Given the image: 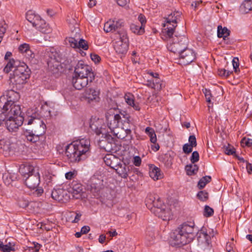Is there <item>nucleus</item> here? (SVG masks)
<instances>
[{
  "label": "nucleus",
  "mask_w": 252,
  "mask_h": 252,
  "mask_svg": "<svg viewBox=\"0 0 252 252\" xmlns=\"http://www.w3.org/2000/svg\"><path fill=\"white\" fill-rule=\"evenodd\" d=\"M225 153L228 155H233L234 156L236 155L235 149L233 147L228 146L225 149Z\"/></svg>",
  "instance_id": "nucleus-54"
},
{
  "label": "nucleus",
  "mask_w": 252,
  "mask_h": 252,
  "mask_svg": "<svg viewBox=\"0 0 252 252\" xmlns=\"http://www.w3.org/2000/svg\"><path fill=\"white\" fill-rule=\"evenodd\" d=\"M238 61V59L237 58H234L232 61L234 72L237 75L240 73V70L239 68V64Z\"/></svg>",
  "instance_id": "nucleus-50"
},
{
  "label": "nucleus",
  "mask_w": 252,
  "mask_h": 252,
  "mask_svg": "<svg viewBox=\"0 0 252 252\" xmlns=\"http://www.w3.org/2000/svg\"><path fill=\"white\" fill-rule=\"evenodd\" d=\"M94 75L92 69L88 65L84 63L83 61H78L74 67V76L73 79L78 77L81 79L88 78L93 79Z\"/></svg>",
  "instance_id": "nucleus-6"
},
{
  "label": "nucleus",
  "mask_w": 252,
  "mask_h": 252,
  "mask_svg": "<svg viewBox=\"0 0 252 252\" xmlns=\"http://www.w3.org/2000/svg\"><path fill=\"white\" fill-rule=\"evenodd\" d=\"M193 147L190 144L186 143L184 144L183 146V152L185 154H189L192 151V148Z\"/></svg>",
  "instance_id": "nucleus-53"
},
{
  "label": "nucleus",
  "mask_w": 252,
  "mask_h": 252,
  "mask_svg": "<svg viewBox=\"0 0 252 252\" xmlns=\"http://www.w3.org/2000/svg\"><path fill=\"white\" fill-rule=\"evenodd\" d=\"M79 38L70 37L66 38V42H68L69 45L74 48H76Z\"/></svg>",
  "instance_id": "nucleus-48"
},
{
  "label": "nucleus",
  "mask_w": 252,
  "mask_h": 252,
  "mask_svg": "<svg viewBox=\"0 0 252 252\" xmlns=\"http://www.w3.org/2000/svg\"><path fill=\"white\" fill-rule=\"evenodd\" d=\"M232 73V72L226 70L225 69H219L218 71V74L220 76H224L226 77H229L230 74Z\"/></svg>",
  "instance_id": "nucleus-56"
},
{
  "label": "nucleus",
  "mask_w": 252,
  "mask_h": 252,
  "mask_svg": "<svg viewBox=\"0 0 252 252\" xmlns=\"http://www.w3.org/2000/svg\"><path fill=\"white\" fill-rule=\"evenodd\" d=\"M4 95L7 97L8 102H10L16 103V101L19 98V94L16 90H9Z\"/></svg>",
  "instance_id": "nucleus-33"
},
{
  "label": "nucleus",
  "mask_w": 252,
  "mask_h": 252,
  "mask_svg": "<svg viewBox=\"0 0 252 252\" xmlns=\"http://www.w3.org/2000/svg\"><path fill=\"white\" fill-rule=\"evenodd\" d=\"M147 76H145V77L148 78H158L159 77V74L156 72H154L151 70H148L146 73Z\"/></svg>",
  "instance_id": "nucleus-55"
},
{
  "label": "nucleus",
  "mask_w": 252,
  "mask_h": 252,
  "mask_svg": "<svg viewBox=\"0 0 252 252\" xmlns=\"http://www.w3.org/2000/svg\"><path fill=\"white\" fill-rule=\"evenodd\" d=\"M28 125H33V127L32 129H27L26 131L27 140L34 143L39 140V136L43 135L45 132L46 126L42 120H41L40 113L37 110L29 109Z\"/></svg>",
  "instance_id": "nucleus-1"
},
{
  "label": "nucleus",
  "mask_w": 252,
  "mask_h": 252,
  "mask_svg": "<svg viewBox=\"0 0 252 252\" xmlns=\"http://www.w3.org/2000/svg\"><path fill=\"white\" fill-rule=\"evenodd\" d=\"M240 11L242 13H247L252 10V0H245L240 6Z\"/></svg>",
  "instance_id": "nucleus-36"
},
{
  "label": "nucleus",
  "mask_w": 252,
  "mask_h": 252,
  "mask_svg": "<svg viewBox=\"0 0 252 252\" xmlns=\"http://www.w3.org/2000/svg\"><path fill=\"white\" fill-rule=\"evenodd\" d=\"M65 155L71 162H79L81 160V158L79 157L78 153L77 152L73 142L66 146Z\"/></svg>",
  "instance_id": "nucleus-16"
},
{
  "label": "nucleus",
  "mask_w": 252,
  "mask_h": 252,
  "mask_svg": "<svg viewBox=\"0 0 252 252\" xmlns=\"http://www.w3.org/2000/svg\"><path fill=\"white\" fill-rule=\"evenodd\" d=\"M72 84L76 90H81L88 84V80H72Z\"/></svg>",
  "instance_id": "nucleus-39"
},
{
  "label": "nucleus",
  "mask_w": 252,
  "mask_h": 252,
  "mask_svg": "<svg viewBox=\"0 0 252 252\" xmlns=\"http://www.w3.org/2000/svg\"><path fill=\"white\" fill-rule=\"evenodd\" d=\"M118 38L116 41H120L129 43L128 37L126 31L124 29H121L118 31Z\"/></svg>",
  "instance_id": "nucleus-42"
},
{
  "label": "nucleus",
  "mask_w": 252,
  "mask_h": 252,
  "mask_svg": "<svg viewBox=\"0 0 252 252\" xmlns=\"http://www.w3.org/2000/svg\"><path fill=\"white\" fill-rule=\"evenodd\" d=\"M77 152L78 153L79 157L81 160L86 158L90 148V141L88 139L82 138L79 140L73 142Z\"/></svg>",
  "instance_id": "nucleus-8"
},
{
  "label": "nucleus",
  "mask_w": 252,
  "mask_h": 252,
  "mask_svg": "<svg viewBox=\"0 0 252 252\" xmlns=\"http://www.w3.org/2000/svg\"><path fill=\"white\" fill-rule=\"evenodd\" d=\"M91 58L92 59V60L95 63H97L98 62H99L100 60V57L95 54H91Z\"/></svg>",
  "instance_id": "nucleus-64"
},
{
  "label": "nucleus",
  "mask_w": 252,
  "mask_h": 252,
  "mask_svg": "<svg viewBox=\"0 0 252 252\" xmlns=\"http://www.w3.org/2000/svg\"><path fill=\"white\" fill-rule=\"evenodd\" d=\"M19 51L23 54H25V53L30 49V46L27 43H24L22 44H21L19 46Z\"/></svg>",
  "instance_id": "nucleus-52"
},
{
  "label": "nucleus",
  "mask_w": 252,
  "mask_h": 252,
  "mask_svg": "<svg viewBox=\"0 0 252 252\" xmlns=\"http://www.w3.org/2000/svg\"><path fill=\"white\" fill-rule=\"evenodd\" d=\"M174 40L175 41H179L182 51L186 49H188L187 48L188 40L185 35H180L179 36L175 35Z\"/></svg>",
  "instance_id": "nucleus-35"
},
{
  "label": "nucleus",
  "mask_w": 252,
  "mask_h": 252,
  "mask_svg": "<svg viewBox=\"0 0 252 252\" xmlns=\"http://www.w3.org/2000/svg\"><path fill=\"white\" fill-rule=\"evenodd\" d=\"M103 120L96 117H92L90 119V127L97 135L103 132Z\"/></svg>",
  "instance_id": "nucleus-20"
},
{
  "label": "nucleus",
  "mask_w": 252,
  "mask_h": 252,
  "mask_svg": "<svg viewBox=\"0 0 252 252\" xmlns=\"http://www.w3.org/2000/svg\"><path fill=\"white\" fill-rule=\"evenodd\" d=\"M211 180V177L209 176H206L202 177L198 183V187L199 189L204 188L206 184Z\"/></svg>",
  "instance_id": "nucleus-45"
},
{
  "label": "nucleus",
  "mask_w": 252,
  "mask_h": 252,
  "mask_svg": "<svg viewBox=\"0 0 252 252\" xmlns=\"http://www.w3.org/2000/svg\"><path fill=\"white\" fill-rule=\"evenodd\" d=\"M241 143L243 145L250 147L252 146V139L248 138H244L241 140Z\"/></svg>",
  "instance_id": "nucleus-58"
},
{
  "label": "nucleus",
  "mask_w": 252,
  "mask_h": 252,
  "mask_svg": "<svg viewBox=\"0 0 252 252\" xmlns=\"http://www.w3.org/2000/svg\"><path fill=\"white\" fill-rule=\"evenodd\" d=\"M25 57L29 59V60H33L34 58V55L33 53L30 49L28 50L25 55Z\"/></svg>",
  "instance_id": "nucleus-63"
},
{
  "label": "nucleus",
  "mask_w": 252,
  "mask_h": 252,
  "mask_svg": "<svg viewBox=\"0 0 252 252\" xmlns=\"http://www.w3.org/2000/svg\"><path fill=\"white\" fill-rule=\"evenodd\" d=\"M146 85L155 90H160L162 87L161 80H144Z\"/></svg>",
  "instance_id": "nucleus-30"
},
{
  "label": "nucleus",
  "mask_w": 252,
  "mask_h": 252,
  "mask_svg": "<svg viewBox=\"0 0 252 252\" xmlns=\"http://www.w3.org/2000/svg\"><path fill=\"white\" fill-rule=\"evenodd\" d=\"M99 94L100 91L97 89L90 88L86 90L84 97L90 103L93 102H98L100 99Z\"/></svg>",
  "instance_id": "nucleus-19"
},
{
  "label": "nucleus",
  "mask_w": 252,
  "mask_h": 252,
  "mask_svg": "<svg viewBox=\"0 0 252 252\" xmlns=\"http://www.w3.org/2000/svg\"><path fill=\"white\" fill-rule=\"evenodd\" d=\"M40 18L39 15L35 14V12L32 10H29L26 13L27 20L32 24L33 27Z\"/></svg>",
  "instance_id": "nucleus-34"
},
{
  "label": "nucleus",
  "mask_w": 252,
  "mask_h": 252,
  "mask_svg": "<svg viewBox=\"0 0 252 252\" xmlns=\"http://www.w3.org/2000/svg\"><path fill=\"white\" fill-rule=\"evenodd\" d=\"M189 144L193 147L197 145L196 138L194 135H190L189 138Z\"/></svg>",
  "instance_id": "nucleus-60"
},
{
  "label": "nucleus",
  "mask_w": 252,
  "mask_h": 252,
  "mask_svg": "<svg viewBox=\"0 0 252 252\" xmlns=\"http://www.w3.org/2000/svg\"><path fill=\"white\" fill-rule=\"evenodd\" d=\"M24 118L21 114L12 116L11 118L6 117L5 125L7 129L11 132L16 131L23 123Z\"/></svg>",
  "instance_id": "nucleus-10"
},
{
  "label": "nucleus",
  "mask_w": 252,
  "mask_h": 252,
  "mask_svg": "<svg viewBox=\"0 0 252 252\" xmlns=\"http://www.w3.org/2000/svg\"><path fill=\"white\" fill-rule=\"evenodd\" d=\"M19 171L21 174L26 178L29 175L36 172L35 169L31 165H23L20 167Z\"/></svg>",
  "instance_id": "nucleus-32"
},
{
  "label": "nucleus",
  "mask_w": 252,
  "mask_h": 252,
  "mask_svg": "<svg viewBox=\"0 0 252 252\" xmlns=\"http://www.w3.org/2000/svg\"><path fill=\"white\" fill-rule=\"evenodd\" d=\"M31 73V69L28 65L22 63L21 65L19 64L15 68L13 72V78H24V79H29Z\"/></svg>",
  "instance_id": "nucleus-15"
},
{
  "label": "nucleus",
  "mask_w": 252,
  "mask_h": 252,
  "mask_svg": "<svg viewBox=\"0 0 252 252\" xmlns=\"http://www.w3.org/2000/svg\"><path fill=\"white\" fill-rule=\"evenodd\" d=\"M128 43L116 41L114 44V48L116 53L120 56L126 55L128 49Z\"/></svg>",
  "instance_id": "nucleus-25"
},
{
  "label": "nucleus",
  "mask_w": 252,
  "mask_h": 252,
  "mask_svg": "<svg viewBox=\"0 0 252 252\" xmlns=\"http://www.w3.org/2000/svg\"><path fill=\"white\" fill-rule=\"evenodd\" d=\"M164 36L165 39H166L168 42V49L171 52L179 54L182 52V50L179 41H175L174 36H173V35L170 36Z\"/></svg>",
  "instance_id": "nucleus-23"
},
{
  "label": "nucleus",
  "mask_w": 252,
  "mask_h": 252,
  "mask_svg": "<svg viewBox=\"0 0 252 252\" xmlns=\"http://www.w3.org/2000/svg\"><path fill=\"white\" fill-rule=\"evenodd\" d=\"M171 242L175 246H181L190 242L189 239L177 228L171 235Z\"/></svg>",
  "instance_id": "nucleus-13"
},
{
  "label": "nucleus",
  "mask_w": 252,
  "mask_h": 252,
  "mask_svg": "<svg viewBox=\"0 0 252 252\" xmlns=\"http://www.w3.org/2000/svg\"><path fill=\"white\" fill-rule=\"evenodd\" d=\"M138 19L141 23L140 26H142L143 27L145 28V25L146 23L145 16L142 14H140L138 16Z\"/></svg>",
  "instance_id": "nucleus-59"
},
{
  "label": "nucleus",
  "mask_w": 252,
  "mask_h": 252,
  "mask_svg": "<svg viewBox=\"0 0 252 252\" xmlns=\"http://www.w3.org/2000/svg\"><path fill=\"white\" fill-rule=\"evenodd\" d=\"M77 60L69 59L63 63L56 59H52L48 61V66L50 71L53 74H58L64 71L65 69H72L75 65Z\"/></svg>",
  "instance_id": "nucleus-3"
},
{
  "label": "nucleus",
  "mask_w": 252,
  "mask_h": 252,
  "mask_svg": "<svg viewBox=\"0 0 252 252\" xmlns=\"http://www.w3.org/2000/svg\"><path fill=\"white\" fill-rule=\"evenodd\" d=\"M112 118H113V122L108 123V126L110 129L118 127L120 123L122 124V126H124V125H129L130 117L129 115L125 112L115 114L112 116Z\"/></svg>",
  "instance_id": "nucleus-9"
},
{
  "label": "nucleus",
  "mask_w": 252,
  "mask_h": 252,
  "mask_svg": "<svg viewBox=\"0 0 252 252\" xmlns=\"http://www.w3.org/2000/svg\"><path fill=\"white\" fill-rule=\"evenodd\" d=\"M152 198L150 199L152 201L153 207L152 208V211L159 218H161L163 220H166L169 218L170 214V210L166 208L165 205L163 204L161 199L157 196H151Z\"/></svg>",
  "instance_id": "nucleus-5"
},
{
  "label": "nucleus",
  "mask_w": 252,
  "mask_h": 252,
  "mask_svg": "<svg viewBox=\"0 0 252 252\" xmlns=\"http://www.w3.org/2000/svg\"><path fill=\"white\" fill-rule=\"evenodd\" d=\"M185 169L187 174L191 176L197 172L198 167L196 164H189L186 166Z\"/></svg>",
  "instance_id": "nucleus-44"
},
{
  "label": "nucleus",
  "mask_w": 252,
  "mask_h": 252,
  "mask_svg": "<svg viewBox=\"0 0 252 252\" xmlns=\"http://www.w3.org/2000/svg\"><path fill=\"white\" fill-rule=\"evenodd\" d=\"M104 185L103 180L100 175H94L88 181L87 188L94 195H97L103 189Z\"/></svg>",
  "instance_id": "nucleus-7"
},
{
  "label": "nucleus",
  "mask_w": 252,
  "mask_h": 252,
  "mask_svg": "<svg viewBox=\"0 0 252 252\" xmlns=\"http://www.w3.org/2000/svg\"><path fill=\"white\" fill-rule=\"evenodd\" d=\"M124 22L122 20L109 21L104 25V31L106 32H113L120 29L124 26Z\"/></svg>",
  "instance_id": "nucleus-21"
},
{
  "label": "nucleus",
  "mask_w": 252,
  "mask_h": 252,
  "mask_svg": "<svg viewBox=\"0 0 252 252\" xmlns=\"http://www.w3.org/2000/svg\"><path fill=\"white\" fill-rule=\"evenodd\" d=\"M83 187L80 184L76 181H73L72 183V192L74 195H81L83 192Z\"/></svg>",
  "instance_id": "nucleus-38"
},
{
  "label": "nucleus",
  "mask_w": 252,
  "mask_h": 252,
  "mask_svg": "<svg viewBox=\"0 0 252 252\" xmlns=\"http://www.w3.org/2000/svg\"><path fill=\"white\" fill-rule=\"evenodd\" d=\"M103 159L106 165L114 169L121 161L119 158L112 154L106 155Z\"/></svg>",
  "instance_id": "nucleus-26"
},
{
  "label": "nucleus",
  "mask_w": 252,
  "mask_h": 252,
  "mask_svg": "<svg viewBox=\"0 0 252 252\" xmlns=\"http://www.w3.org/2000/svg\"><path fill=\"white\" fill-rule=\"evenodd\" d=\"M229 35V31L226 28H222L221 26L218 27V36L219 37H222L224 40Z\"/></svg>",
  "instance_id": "nucleus-43"
},
{
  "label": "nucleus",
  "mask_w": 252,
  "mask_h": 252,
  "mask_svg": "<svg viewBox=\"0 0 252 252\" xmlns=\"http://www.w3.org/2000/svg\"><path fill=\"white\" fill-rule=\"evenodd\" d=\"M17 248L16 247H9L8 245H4L3 249L2 250L3 252H11L15 251Z\"/></svg>",
  "instance_id": "nucleus-62"
},
{
  "label": "nucleus",
  "mask_w": 252,
  "mask_h": 252,
  "mask_svg": "<svg viewBox=\"0 0 252 252\" xmlns=\"http://www.w3.org/2000/svg\"><path fill=\"white\" fill-rule=\"evenodd\" d=\"M195 59V52L189 48L184 50L179 54V62L180 64L186 65L193 62Z\"/></svg>",
  "instance_id": "nucleus-12"
},
{
  "label": "nucleus",
  "mask_w": 252,
  "mask_h": 252,
  "mask_svg": "<svg viewBox=\"0 0 252 252\" xmlns=\"http://www.w3.org/2000/svg\"><path fill=\"white\" fill-rule=\"evenodd\" d=\"M181 12L175 11L165 18L162 32L163 36H170L173 35L177 23L181 20Z\"/></svg>",
  "instance_id": "nucleus-2"
},
{
  "label": "nucleus",
  "mask_w": 252,
  "mask_h": 252,
  "mask_svg": "<svg viewBox=\"0 0 252 252\" xmlns=\"http://www.w3.org/2000/svg\"><path fill=\"white\" fill-rule=\"evenodd\" d=\"M178 228L186 237L189 239L190 242L192 241L194 232V224L193 222L184 223L180 225Z\"/></svg>",
  "instance_id": "nucleus-17"
},
{
  "label": "nucleus",
  "mask_w": 252,
  "mask_h": 252,
  "mask_svg": "<svg viewBox=\"0 0 252 252\" xmlns=\"http://www.w3.org/2000/svg\"><path fill=\"white\" fill-rule=\"evenodd\" d=\"M130 30L133 33L138 35H142L145 32L144 27L136 24H131L130 26Z\"/></svg>",
  "instance_id": "nucleus-40"
},
{
  "label": "nucleus",
  "mask_w": 252,
  "mask_h": 252,
  "mask_svg": "<svg viewBox=\"0 0 252 252\" xmlns=\"http://www.w3.org/2000/svg\"><path fill=\"white\" fill-rule=\"evenodd\" d=\"M199 155L197 151H194L191 155L190 157V161L192 163H194L199 160Z\"/></svg>",
  "instance_id": "nucleus-51"
},
{
  "label": "nucleus",
  "mask_w": 252,
  "mask_h": 252,
  "mask_svg": "<svg viewBox=\"0 0 252 252\" xmlns=\"http://www.w3.org/2000/svg\"><path fill=\"white\" fill-rule=\"evenodd\" d=\"M126 103L129 106H132L135 110H139L140 107L138 104L135 103L134 101V96L131 93H126L124 96Z\"/></svg>",
  "instance_id": "nucleus-29"
},
{
  "label": "nucleus",
  "mask_w": 252,
  "mask_h": 252,
  "mask_svg": "<svg viewBox=\"0 0 252 252\" xmlns=\"http://www.w3.org/2000/svg\"><path fill=\"white\" fill-rule=\"evenodd\" d=\"M52 197L59 202H65L69 199L67 191L63 189H54L51 194Z\"/></svg>",
  "instance_id": "nucleus-22"
},
{
  "label": "nucleus",
  "mask_w": 252,
  "mask_h": 252,
  "mask_svg": "<svg viewBox=\"0 0 252 252\" xmlns=\"http://www.w3.org/2000/svg\"><path fill=\"white\" fill-rule=\"evenodd\" d=\"M16 144L11 139L4 138L0 140V153L5 156H8L13 154L15 149Z\"/></svg>",
  "instance_id": "nucleus-11"
},
{
  "label": "nucleus",
  "mask_w": 252,
  "mask_h": 252,
  "mask_svg": "<svg viewBox=\"0 0 252 252\" xmlns=\"http://www.w3.org/2000/svg\"><path fill=\"white\" fill-rule=\"evenodd\" d=\"M56 54L57 53L54 49L51 48H47L44 51V57L47 63L49 60L56 59Z\"/></svg>",
  "instance_id": "nucleus-37"
},
{
  "label": "nucleus",
  "mask_w": 252,
  "mask_h": 252,
  "mask_svg": "<svg viewBox=\"0 0 252 252\" xmlns=\"http://www.w3.org/2000/svg\"><path fill=\"white\" fill-rule=\"evenodd\" d=\"M133 163L136 166H139L141 164V158L139 156L133 157Z\"/></svg>",
  "instance_id": "nucleus-61"
},
{
  "label": "nucleus",
  "mask_w": 252,
  "mask_h": 252,
  "mask_svg": "<svg viewBox=\"0 0 252 252\" xmlns=\"http://www.w3.org/2000/svg\"><path fill=\"white\" fill-rule=\"evenodd\" d=\"M7 83L9 85V90H18L23 88L24 82V80H8Z\"/></svg>",
  "instance_id": "nucleus-31"
},
{
  "label": "nucleus",
  "mask_w": 252,
  "mask_h": 252,
  "mask_svg": "<svg viewBox=\"0 0 252 252\" xmlns=\"http://www.w3.org/2000/svg\"><path fill=\"white\" fill-rule=\"evenodd\" d=\"M214 214V210L208 205H205L204 211L203 215L205 217H210Z\"/></svg>",
  "instance_id": "nucleus-49"
},
{
  "label": "nucleus",
  "mask_w": 252,
  "mask_h": 252,
  "mask_svg": "<svg viewBox=\"0 0 252 252\" xmlns=\"http://www.w3.org/2000/svg\"><path fill=\"white\" fill-rule=\"evenodd\" d=\"M25 183L29 188L36 189L40 183V175L38 170H36V172L29 175L25 179Z\"/></svg>",
  "instance_id": "nucleus-18"
},
{
  "label": "nucleus",
  "mask_w": 252,
  "mask_h": 252,
  "mask_svg": "<svg viewBox=\"0 0 252 252\" xmlns=\"http://www.w3.org/2000/svg\"><path fill=\"white\" fill-rule=\"evenodd\" d=\"M203 92L205 94V96L206 99V101L208 102L211 103V98L212 97L211 92L210 90H207V89H205L203 90Z\"/></svg>",
  "instance_id": "nucleus-57"
},
{
  "label": "nucleus",
  "mask_w": 252,
  "mask_h": 252,
  "mask_svg": "<svg viewBox=\"0 0 252 252\" xmlns=\"http://www.w3.org/2000/svg\"><path fill=\"white\" fill-rule=\"evenodd\" d=\"M198 199L201 201H206L208 199V193L205 190H201L197 194Z\"/></svg>",
  "instance_id": "nucleus-47"
},
{
  "label": "nucleus",
  "mask_w": 252,
  "mask_h": 252,
  "mask_svg": "<svg viewBox=\"0 0 252 252\" xmlns=\"http://www.w3.org/2000/svg\"><path fill=\"white\" fill-rule=\"evenodd\" d=\"M38 29L40 32L44 33H49L51 32V28L45 21L40 18L33 26Z\"/></svg>",
  "instance_id": "nucleus-27"
},
{
  "label": "nucleus",
  "mask_w": 252,
  "mask_h": 252,
  "mask_svg": "<svg viewBox=\"0 0 252 252\" xmlns=\"http://www.w3.org/2000/svg\"><path fill=\"white\" fill-rule=\"evenodd\" d=\"M78 41L77 46L76 48L79 49H83L87 50L88 49L89 46L87 42L83 39L79 38Z\"/></svg>",
  "instance_id": "nucleus-46"
},
{
  "label": "nucleus",
  "mask_w": 252,
  "mask_h": 252,
  "mask_svg": "<svg viewBox=\"0 0 252 252\" xmlns=\"http://www.w3.org/2000/svg\"><path fill=\"white\" fill-rule=\"evenodd\" d=\"M19 63L18 61H15L13 59H10L4 68V72L7 73H8L12 68H17Z\"/></svg>",
  "instance_id": "nucleus-41"
},
{
  "label": "nucleus",
  "mask_w": 252,
  "mask_h": 252,
  "mask_svg": "<svg viewBox=\"0 0 252 252\" xmlns=\"http://www.w3.org/2000/svg\"><path fill=\"white\" fill-rule=\"evenodd\" d=\"M149 175L155 181L162 178L163 176L160 169L155 166H150Z\"/></svg>",
  "instance_id": "nucleus-28"
},
{
  "label": "nucleus",
  "mask_w": 252,
  "mask_h": 252,
  "mask_svg": "<svg viewBox=\"0 0 252 252\" xmlns=\"http://www.w3.org/2000/svg\"><path fill=\"white\" fill-rule=\"evenodd\" d=\"M0 112L6 117L21 114V107L15 103L8 102L4 95L0 96Z\"/></svg>",
  "instance_id": "nucleus-4"
},
{
  "label": "nucleus",
  "mask_w": 252,
  "mask_h": 252,
  "mask_svg": "<svg viewBox=\"0 0 252 252\" xmlns=\"http://www.w3.org/2000/svg\"><path fill=\"white\" fill-rule=\"evenodd\" d=\"M129 169L130 166L120 161L114 170L119 176L124 179H127L129 175Z\"/></svg>",
  "instance_id": "nucleus-24"
},
{
  "label": "nucleus",
  "mask_w": 252,
  "mask_h": 252,
  "mask_svg": "<svg viewBox=\"0 0 252 252\" xmlns=\"http://www.w3.org/2000/svg\"><path fill=\"white\" fill-rule=\"evenodd\" d=\"M198 245L203 251L207 250L211 247V237L207 231L201 230L198 233Z\"/></svg>",
  "instance_id": "nucleus-14"
}]
</instances>
